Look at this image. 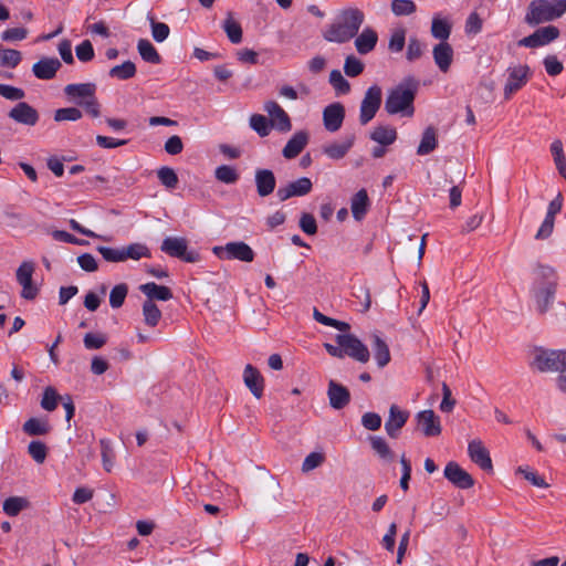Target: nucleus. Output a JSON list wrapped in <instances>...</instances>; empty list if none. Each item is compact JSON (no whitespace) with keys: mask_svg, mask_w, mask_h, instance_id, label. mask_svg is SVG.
Instances as JSON below:
<instances>
[{"mask_svg":"<svg viewBox=\"0 0 566 566\" xmlns=\"http://www.w3.org/2000/svg\"><path fill=\"white\" fill-rule=\"evenodd\" d=\"M23 430L30 436H43L49 432V424L38 418H30L24 422Z\"/></svg>","mask_w":566,"mask_h":566,"instance_id":"45","label":"nucleus"},{"mask_svg":"<svg viewBox=\"0 0 566 566\" xmlns=\"http://www.w3.org/2000/svg\"><path fill=\"white\" fill-rule=\"evenodd\" d=\"M352 213L355 220L360 221L369 209V198L365 189L357 191L350 202Z\"/></svg>","mask_w":566,"mask_h":566,"instance_id":"31","label":"nucleus"},{"mask_svg":"<svg viewBox=\"0 0 566 566\" xmlns=\"http://www.w3.org/2000/svg\"><path fill=\"white\" fill-rule=\"evenodd\" d=\"M345 118V107L339 102L327 105L323 111V123L326 130L337 132Z\"/></svg>","mask_w":566,"mask_h":566,"instance_id":"19","label":"nucleus"},{"mask_svg":"<svg viewBox=\"0 0 566 566\" xmlns=\"http://www.w3.org/2000/svg\"><path fill=\"white\" fill-rule=\"evenodd\" d=\"M243 381L255 398L259 399L262 397L264 389V379L260 371L250 364H248L244 368Z\"/></svg>","mask_w":566,"mask_h":566,"instance_id":"23","label":"nucleus"},{"mask_svg":"<svg viewBox=\"0 0 566 566\" xmlns=\"http://www.w3.org/2000/svg\"><path fill=\"white\" fill-rule=\"evenodd\" d=\"M82 118V112L76 107L59 108L54 112L55 122H75Z\"/></svg>","mask_w":566,"mask_h":566,"instance_id":"56","label":"nucleus"},{"mask_svg":"<svg viewBox=\"0 0 566 566\" xmlns=\"http://www.w3.org/2000/svg\"><path fill=\"white\" fill-rule=\"evenodd\" d=\"M397 138V132L394 127L380 125L375 127L370 133V139L378 143L381 146L391 145Z\"/></svg>","mask_w":566,"mask_h":566,"instance_id":"33","label":"nucleus"},{"mask_svg":"<svg viewBox=\"0 0 566 566\" xmlns=\"http://www.w3.org/2000/svg\"><path fill=\"white\" fill-rule=\"evenodd\" d=\"M214 176L219 181L228 185L235 184L239 179V174L237 169L228 165L217 167Z\"/></svg>","mask_w":566,"mask_h":566,"instance_id":"44","label":"nucleus"},{"mask_svg":"<svg viewBox=\"0 0 566 566\" xmlns=\"http://www.w3.org/2000/svg\"><path fill=\"white\" fill-rule=\"evenodd\" d=\"M124 251V261L127 259L140 260L142 258H149L150 251L149 249L142 243H132L125 248Z\"/></svg>","mask_w":566,"mask_h":566,"instance_id":"43","label":"nucleus"},{"mask_svg":"<svg viewBox=\"0 0 566 566\" xmlns=\"http://www.w3.org/2000/svg\"><path fill=\"white\" fill-rule=\"evenodd\" d=\"M308 143V134L305 130L296 132L286 143L282 150V155L286 159L298 156Z\"/></svg>","mask_w":566,"mask_h":566,"instance_id":"28","label":"nucleus"},{"mask_svg":"<svg viewBox=\"0 0 566 566\" xmlns=\"http://www.w3.org/2000/svg\"><path fill=\"white\" fill-rule=\"evenodd\" d=\"M409 418V412L399 409L398 406L391 405L389 408V416L385 422V430L390 438L396 439L399 436L400 429L406 424Z\"/></svg>","mask_w":566,"mask_h":566,"instance_id":"20","label":"nucleus"},{"mask_svg":"<svg viewBox=\"0 0 566 566\" xmlns=\"http://www.w3.org/2000/svg\"><path fill=\"white\" fill-rule=\"evenodd\" d=\"M8 117L18 124L32 127L38 124L40 114L27 102H19L9 111Z\"/></svg>","mask_w":566,"mask_h":566,"instance_id":"15","label":"nucleus"},{"mask_svg":"<svg viewBox=\"0 0 566 566\" xmlns=\"http://www.w3.org/2000/svg\"><path fill=\"white\" fill-rule=\"evenodd\" d=\"M327 397L331 407L336 410L345 408L350 401L349 390L335 380L328 382Z\"/></svg>","mask_w":566,"mask_h":566,"instance_id":"22","label":"nucleus"},{"mask_svg":"<svg viewBox=\"0 0 566 566\" xmlns=\"http://www.w3.org/2000/svg\"><path fill=\"white\" fill-rule=\"evenodd\" d=\"M325 461V455L322 452H311L305 457L302 463V471L304 473L311 472L321 467Z\"/></svg>","mask_w":566,"mask_h":566,"instance_id":"61","label":"nucleus"},{"mask_svg":"<svg viewBox=\"0 0 566 566\" xmlns=\"http://www.w3.org/2000/svg\"><path fill=\"white\" fill-rule=\"evenodd\" d=\"M224 32L227 33L230 42L238 44L242 41V28L239 22H237L231 13H228L227 19L222 25Z\"/></svg>","mask_w":566,"mask_h":566,"instance_id":"39","label":"nucleus"},{"mask_svg":"<svg viewBox=\"0 0 566 566\" xmlns=\"http://www.w3.org/2000/svg\"><path fill=\"white\" fill-rule=\"evenodd\" d=\"M417 6L412 0H392L391 11L396 17L410 15L415 13Z\"/></svg>","mask_w":566,"mask_h":566,"instance_id":"48","label":"nucleus"},{"mask_svg":"<svg viewBox=\"0 0 566 566\" xmlns=\"http://www.w3.org/2000/svg\"><path fill=\"white\" fill-rule=\"evenodd\" d=\"M406 44V30L403 28L395 29L388 42V50L392 53H399Z\"/></svg>","mask_w":566,"mask_h":566,"instance_id":"47","label":"nucleus"},{"mask_svg":"<svg viewBox=\"0 0 566 566\" xmlns=\"http://www.w3.org/2000/svg\"><path fill=\"white\" fill-rule=\"evenodd\" d=\"M468 453L471 461L482 470L492 471L493 465L490 453L481 440L470 441L468 446Z\"/></svg>","mask_w":566,"mask_h":566,"instance_id":"21","label":"nucleus"},{"mask_svg":"<svg viewBox=\"0 0 566 566\" xmlns=\"http://www.w3.org/2000/svg\"><path fill=\"white\" fill-rule=\"evenodd\" d=\"M61 62L56 57H44L32 66V72L40 80H51L61 67Z\"/></svg>","mask_w":566,"mask_h":566,"instance_id":"24","label":"nucleus"},{"mask_svg":"<svg viewBox=\"0 0 566 566\" xmlns=\"http://www.w3.org/2000/svg\"><path fill=\"white\" fill-rule=\"evenodd\" d=\"M424 50V44L416 36H411L408 42L406 59L413 62L421 57Z\"/></svg>","mask_w":566,"mask_h":566,"instance_id":"53","label":"nucleus"},{"mask_svg":"<svg viewBox=\"0 0 566 566\" xmlns=\"http://www.w3.org/2000/svg\"><path fill=\"white\" fill-rule=\"evenodd\" d=\"M438 146L437 133L433 127H428L422 134V138L417 149V154L424 156L433 151Z\"/></svg>","mask_w":566,"mask_h":566,"instance_id":"36","label":"nucleus"},{"mask_svg":"<svg viewBox=\"0 0 566 566\" xmlns=\"http://www.w3.org/2000/svg\"><path fill=\"white\" fill-rule=\"evenodd\" d=\"M559 35L558 28L554 25H547L537 29L534 33L528 36L523 38L518 41V45L525 48H538L546 45L554 40H556Z\"/></svg>","mask_w":566,"mask_h":566,"instance_id":"14","label":"nucleus"},{"mask_svg":"<svg viewBox=\"0 0 566 566\" xmlns=\"http://www.w3.org/2000/svg\"><path fill=\"white\" fill-rule=\"evenodd\" d=\"M365 20L364 12L357 8L343 10L323 36L328 42L345 43L355 38Z\"/></svg>","mask_w":566,"mask_h":566,"instance_id":"1","label":"nucleus"},{"mask_svg":"<svg viewBox=\"0 0 566 566\" xmlns=\"http://www.w3.org/2000/svg\"><path fill=\"white\" fill-rule=\"evenodd\" d=\"M417 83L412 78L405 80L402 83L390 90L385 101V109L388 114H402L412 116L413 101L416 97Z\"/></svg>","mask_w":566,"mask_h":566,"instance_id":"3","label":"nucleus"},{"mask_svg":"<svg viewBox=\"0 0 566 566\" xmlns=\"http://www.w3.org/2000/svg\"><path fill=\"white\" fill-rule=\"evenodd\" d=\"M364 71L363 62L354 55L346 57L344 63V72L347 76H358Z\"/></svg>","mask_w":566,"mask_h":566,"instance_id":"62","label":"nucleus"},{"mask_svg":"<svg viewBox=\"0 0 566 566\" xmlns=\"http://www.w3.org/2000/svg\"><path fill=\"white\" fill-rule=\"evenodd\" d=\"M29 502L21 496H11L3 502V512L9 516H17L22 510L28 507Z\"/></svg>","mask_w":566,"mask_h":566,"instance_id":"41","label":"nucleus"},{"mask_svg":"<svg viewBox=\"0 0 566 566\" xmlns=\"http://www.w3.org/2000/svg\"><path fill=\"white\" fill-rule=\"evenodd\" d=\"M127 293L128 287L126 284L115 285L109 293V305L113 308H119L124 304Z\"/></svg>","mask_w":566,"mask_h":566,"instance_id":"52","label":"nucleus"},{"mask_svg":"<svg viewBox=\"0 0 566 566\" xmlns=\"http://www.w3.org/2000/svg\"><path fill=\"white\" fill-rule=\"evenodd\" d=\"M250 126L254 129L261 137H265L270 134V124L265 116L260 114H254L250 117Z\"/></svg>","mask_w":566,"mask_h":566,"instance_id":"55","label":"nucleus"},{"mask_svg":"<svg viewBox=\"0 0 566 566\" xmlns=\"http://www.w3.org/2000/svg\"><path fill=\"white\" fill-rule=\"evenodd\" d=\"M432 55L439 70L443 73L448 72L453 60L451 45L448 42H439L433 46Z\"/></svg>","mask_w":566,"mask_h":566,"instance_id":"26","label":"nucleus"},{"mask_svg":"<svg viewBox=\"0 0 566 566\" xmlns=\"http://www.w3.org/2000/svg\"><path fill=\"white\" fill-rule=\"evenodd\" d=\"M107 343L104 333H86L83 338L84 347L88 350L99 349Z\"/></svg>","mask_w":566,"mask_h":566,"instance_id":"49","label":"nucleus"},{"mask_svg":"<svg viewBox=\"0 0 566 566\" xmlns=\"http://www.w3.org/2000/svg\"><path fill=\"white\" fill-rule=\"evenodd\" d=\"M139 290L147 296V300H150L151 302L155 300L166 302L172 298V292L169 287L165 285H158L155 282L142 284Z\"/></svg>","mask_w":566,"mask_h":566,"instance_id":"29","label":"nucleus"},{"mask_svg":"<svg viewBox=\"0 0 566 566\" xmlns=\"http://www.w3.org/2000/svg\"><path fill=\"white\" fill-rule=\"evenodd\" d=\"M371 347L378 367L384 368L387 366L390 361V352L386 342L381 339L377 334H374Z\"/></svg>","mask_w":566,"mask_h":566,"instance_id":"32","label":"nucleus"},{"mask_svg":"<svg viewBox=\"0 0 566 566\" xmlns=\"http://www.w3.org/2000/svg\"><path fill=\"white\" fill-rule=\"evenodd\" d=\"M160 249L166 254L189 263H195L199 260L197 252L188 251L187 240L185 238L168 237L163 241Z\"/></svg>","mask_w":566,"mask_h":566,"instance_id":"10","label":"nucleus"},{"mask_svg":"<svg viewBox=\"0 0 566 566\" xmlns=\"http://www.w3.org/2000/svg\"><path fill=\"white\" fill-rule=\"evenodd\" d=\"M566 12V0H534L528 4L525 22L536 25L560 18Z\"/></svg>","mask_w":566,"mask_h":566,"instance_id":"4","label":"nucleus"},{"mask_svg":"<svg viewBox=\"0 0 566 566\" xmlns=\"http://www.w3.org/2000/svg\"><path fill=\"white\" fill-rule=\"evenodd\" d=\"M382 101V91L378 85H371L365 92L359 107V123L367 125L377 114Z\"/></svg>","mask_w":566,"mask_h":566,"instance_id":"9","label":"nucleus"},{"mask_svg":"<svg viewBox=\"0 0 566 566\" xmlns=\"http://www.w3.org/2000/svg\"><path fill=\"white\" fill-rule=\"evenodd\" d=\"M0 96L8 101H17L19 103L23 102L22 99L25 97V92L20 87L0 83Z\"/></svg>","mask_w":566,"mask_h":566,"instance_id":"57","label":"nucleus"},{"mask_svg":"<svg viewBox=\"0 0 566 566\" xmlns=\"http://www.w3.org/2000/svg\"><path fill=\"white\" fill-rule=\"evenodd\" d=\"M378 41V35L376 31L370 28H366L363 32L356 35L355 39V48L360 54H367L371 52Z\"/></svg>","mask_w":566,"mask_h":566,"instance_id":"30","label":"nucleus"},{"mask_svg":"<svg viewBox=\"0 0 566 566\" xmlns=\"http://www.w3.org/2000/svg\"><path fill=\"white\" fill-rule=\"evenodd\" d=\"M541 274L543 277H546L547 281L541 283V285L535 289L534 296L538 311L545 313L554 300L557 283L555 271L552 268H542Z\"/></svg>","mask_w":566,"mask_h":566,"instance_id":"7","label":"nucleus"},{"mask_svg":"<svg viewBox=\"0 0 566 566\" xmlns=\"http://www.w3.org/2000/svg\"><path fill=\"white\" fill-rule=\"evenodd\" d=\"M336 343L344 348L345 355L356 359L359 363H367L370 354L366 345H364L355 335L339 334L336 336Z\"/></svg>","mask_w":566,"mask_h":566,"instance_id":"11","label":"nucleus"},{"mask_svg":"<svg viewBox=\"0 0 566 566\" xmlns=\"http://www.w3.org/2000/svg\"><path fill=\"white\" fill-rule=\"evenodd\" d=\"M149 22L154 40L156 42H164L169 36V27L164 22L156 21L153 17H149Z\"/></svg>","mask_w":566,"mask_h":566,"instance_id":"54","label":"nucleus"},{"mask_svg":"<svg viewBox=\"0 0 566 566\" xmlns=\"http://www.w3.org/2000/svg\"><path fill=\"white\" fill-rule=\"evenodd\" d=\"M313 184L307 177H301L294 181L281 186L276 191L280 201H286L292 197H303L312 191Z\"/></svg>","mask_w":566,"mask_h":566,"instance_id":"13","label":"nucleus"},{"mask_svg":"<svg viewBox=\"0 0 566 566\" xmlns=\"http://www.w3.org/2000/svg\"><path fill=\"white\" fill-rule=\"evenodd\" d=\"M61 400V396L57 395L53 387H46L43 392L41 400V407L46 411H53L57 406V400Z\"/></svg>","mask_w":566,"mask_h":566,"instance_id":"60","label":"nucleus"},{"mask_svg":"<svg viewBox=\"0 0 566 566\" xmlns=\"http://www.w3.org/2000/svg\"><path fill=\"white\" fill-rule=\"evenodd\" d=\"M531 367L539 373H557V387L566 392V350L536 348Z\"/></svg>","mask_w":566,"mask_h":566,"instance_id":"2","label":"nucleus"},{"mask_svg":"<svg viewBox=\"0 0 566 566\" xmlns=\"http://www.w3.org/2000/svg\"><path fill=\"white\" fill-rule=\"evenodd\" d=\"M516 473L522 474L534 486L546 489L548 484L543 476L538 475L537 472L531 470L528 467H518Z\"/></svg>","mask_w":566,"mask_h":566,"instance_id":"58","label":"nucleus"},{"mask_svg":"<svg viewBox=\"0 0 566 566\" xmlns=\"http://www.w3.org/2000/svg\"><path fill=\"white\" fill-rule=\"evenodd\" d=\"M136 74V66L132 61H125L109 70V76L118 80H128Z\"/></svg>","mask_w":566,"mask_h":566,"instance_id":"42","label":"nucleus"},{"mask_svg":"<svg viewBox=\"0 0 566 566\" xmlns=\"http://www.w3.org/2000/svg\"><path fill=\"white\" fill-rule=\"evenodd\" d=\"M35 263L31 260L23 261L15 271V279L21 285V297L28 301L34 300L40 292V286L33 282Z\"/></svg>","mask_w":566,"mask_h":566,"instance_id":"8","label":"nucleus"},{"mask_svg":"<svg viewBox=\"0 0 566 566\" xmlns=\"http://www.w3.org/2000/svg\"><path fill=\"white\" fill-rule=\"evenodd\" d=\"M28 452L36 463H43L46 459L48 448L41 441H31L28 446Z\"/></svg>","mask_w":566,"mask_h":566,"instance_id":"59","label":"nucleus"},{"mask_svg":"<svg viewBox=\"0 0 566 566\" xmlns=\"http://www.w3.org/2000/svg\"><path fill=\"white\" fill-rule=\"evenodd\" d=\"M99 444H101V454H102L103 467H104L105 471L111 472L114 467V459H115L114 450L112 448L111 442L106 439H102L99 441Z\"/></svg>","mask_w":566,"mask_h":566,"instance_id":"50","label":"nucleus"},{"mask_svg":"<svg viewBox=\"0 0 566 566\" xmlns=\"http://www.w3.org/2000/svg\"><path fill=\"white\" fill-rule=\"evenodd\" d=\"M137 50L144 61L153 64L160 63V55L150 41L140 39L137 43Z\"/></svg>","mask_w":566,"mask_h":566,"instance_id":"38","label":"nucleus"},{"mask_svg":"<svg viewBox=\"0 0 566 566\" xmlns=\"http://www.w3.org/2000/svg\"><path fill=\"white\" fill-rule=\"evenodd\" d=\"M531 70L525 64L514 65L507 69V81L504 86L505 99L520 91L530 80Z\"/></svg>","mask_w":566,"mask_h":566,"instance_id":"12","label":"nucleus"},{"mask_svg":"<svg viewBox=\"0 0 566 566\" xmlns=\"http://www.w3.org/2000/svg\"><path fill=\"white\" fill-rule=\"evenodd\" d=\"M22 60L20 51L14 49H6L0 45V66L14 69Z\"/></svg>","mask_w":566,"mask_h":566,"instance_id":"40","label":"nucleus"},{"mask_svg":"<svg viewBox=\"0 0 566 566\" xmlns=\"http://www.w3.org/2000/svg\"><path fill=\"white\" fill-rule=\"evenodd\" d=\"M97 86L95 83L67 84L64 94L71 102L84 107L92 117L101 115V105L96 98Z\"/></svg>","mask_w":566,"mask_h":566,"instance_id":"5","label":"nucleus"},{"mask_svg":"<svg viewBox=\"0 0 566 566\" xmlns=\"http://www.w3.org/2000/svg\"><path fill=\"white\" fill-rule=\"evenodd\" d=\"M443 474L455 488L467 490L474 485L473 478L454 461L446 465Z\"/></svg>","mask_w":566,"mask_h":566,"instance_id":"17","label":"nucleus"},{"mask_svg":"<svg viewBox=\"0 0 566 566\" xmlns=\"http://www.w3.org/2000/svg\"><path fill=\"white\" fill-rule=\"evenodd\" d=\"M159 181L168 189H175L178 185V176L170 167H161L157 171Z\"/></svg>","mask_w":566,"mask_h":566,"instance_id":"51","label":"nucleus"},{"mask_svg":"<svg viewBox=\"0 0 566 566\" xmlns=\"http://www.w3.org/2000/svg\"><path fill=\"white\" fill-rule=\"evenodd\" d=\"M144 323L149 327H156L161 319V311L150 300H146L142 307Z\"/></svg>","mask_w":566,"mask_h":566,"instance_id":"34","label":"nucleus"},{"mask_svg":"<svg viewBox=\"0 0 566 566\" xmlns=\"http://www.w3.org/2000/svg\"><path fill=\"white\" fill-rule=\"evenodd\" d=\"M371 449L378 454V457L387 462H391L395 458L394 452L389 448L388 443L382 437L373 436L369 437Z\"/></svg>","mask_w":566,"mask_h":566,"instance_id":"37","label":"nucleus"},{"mask_svg":"<svg viewBox=\"0 0 566 566\" xmlns=\"http://www.w3.org/2000/svg\"><path fill=\"white\" fill-rule=\"evenodd\" d=\"M254 180L260 197H268L275 189L276 179L270 169H256Z\"/></svg>","mask_w":566,"mask_h":566,"instance_id":"25","label":"nucleus"},{"mask_svg":"<svg viewBox=\"0 0 566 566\" xmlns=\"http://www.w3.org/2000/svg\"><path fill=\"white\" fill-rule=\"evenodd\" d=\"M431 34L434 39L440 40V42H447L451 34V23L440 18V14H436L431 23Z\"/></svg>","mask_w":566,"mask_h":566,"instance_id":"35","label":"nucleus"},{"mask_svg":"<svg viewBox=\"0 0 566 566\" xmlns=\"http://www.w3.org/2000/svg\"><path fill=\"white\" fill-rule=\"evenodd\" d=\"M415 419L424 437H437L442 431L440 418L431 409L419 411Z\"/></svg>","mask_w":566,"mask_h":566,"instance_id":"16","label":"nucleus"},{"mask_svg":"<svg viewBox=\"0 0 566 566\" xmlns=\"http://www.w3.org/2000/svg\"><path fill=\"white\" fill-rule=\"evenodd\" d=\"M355 143V136L348 135L340 142H334L323 147V153L331 159L339 160L346 156Z\"/></svg>","mask_w":566,"mask_h":566,"instance_id":"27","label":"nucleus"},{"mask_svg":"<svg viewBox=\"0 0 566 566\" xmlns=\"http://www.w3.org/2000/svg\"><path fill=\"white\" fill-rule=\"evenodd\" d=\"M298 224L302 231L308 235H314L317 232L316 220L311 213L303 212Z\"/></svg>","mask_w":566,"mask_h":566,"instance_id":"64","label":"nucleus"},{"mask_svg":"<svg viewBox=\"0 0 566 566\" xmlns=\"http://www.w3.org/2000/svg\"><path fill=\"white\" fill-rule=\"evenodd\" d=\"M329 83L337 94H347L350 91L349 82L343 76L339 70L329 73Z\"/></svg>","mask_w":566,"mask_h":566,"instance_id":"46","label":"nucleus"},{"mask_svg":"<svg viewBox=\"0 0 566 566\" xmlns=\"http://www.w3.org/2000/svg\"><path fill=\"white\" fill-rule=\"evenodd\" d=\"M212 252L220 260H238L241 262H252L255 256L252 248L243 241H232L224 245L213 247Z\"/></svg>","mask_w":566,"mask_h":566,"instance_id":"6","label":"nucleus"},{"mask_svg":"<svg viewBox=\"0 0 566 566\" xmlns=\"http://www.w3.org/2000/svg\"><path fill=\"white\" fill-rule=\"evenodd\" d=\"M97 251L107 262H124V251L122 249H114L109 247H97Z\"/></svg>","mask_w":566,"mask_h":566,"instance_id":"63","label":"nucleus"},{"mask_svg":"<svg viewBox=\"0 0 566 566\" xmlns=\"http://www.w3.org/2000/svg\"><path fill=\"white\" fill-rule=\"evenodd\" d=\"M264 111L268 113L271 126L280 132H290L292 128L287 113L274 101L264 103Z\"/></svg>","mask_w":566,"mask_h":566,"instance_id":"18","label":"nucleus"}]
</instances>
